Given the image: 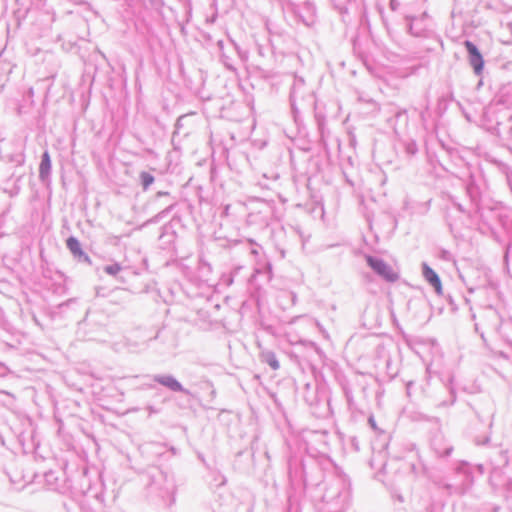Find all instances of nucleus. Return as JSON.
<instances>
[{
	"label": "nucleus",
	"mask_w": 512,
	"mask_h": 512,
	"mask_svg": "<svg viewBox=\"0 0 512 512\" xmlns=\"http://www.w3.org/2000/svg\"><path fill=\"white\" fill-rule=\"evenodd\" d=\"M147 488L151 494H156L162 499H171L174 501L175 483L169 473L154 468L148 473Z\"/></svg>",
	"instance_id": "3"
},
{
	"label": "nucleus",
	"mask_w": 512,
	"mask_h": 512,
	"mask_svg": "<svg viewBox=\"0 0 512 512\" xmlns=\"http://www.w3.org/2000/svg\"><path fill=\"white\" fill-rule=\"evenodd\" d=\"M153 381L159 385L167 388L171 392L183 393L186 396H192L190 390L186 389L173 375L171 374H156L153 375Z\"/></svg>",
	"instance_id": "7"
},
{
	"label": "nucleus",
	"mask_w": 512,
	"mask_h": 512,
	"mask_svg": "<svg viewBox=\"0 0 512 512\" xmlns=\"http://www.w3.org/2000/svg\"><path fill=\"white\" fill-rule=\"evenodd\" d=\"M431 448L440 458H446L451 455L453 446L448 443L441 435H435L431 440Z\"/></svg>",
	"instance_id": "10"
},
{
	"label": "nucleus",
	"mask_w": 512,
	"mask_h": 512,
	"mask_svg": "<svg viewBox=\"0 0 512 512\" xmlns=\"http://www.w3.org/2000/svg\"><path fill=\"white\" fill-rule=\"evenodd\" d=\"M422 276L425 281L434 289L437 295H442L443 288L439 275L426 262L421 264Z\"/></svg>",
	"instance_id": "8"
},
{
	"label": "nucleus",
	"mask_w": 512,
	"mask_h": 512,
	"mask_svg": "<svg viewBox=\"0 0 512 512\" xmlns=\"http://www.w3.org/2000/svg\"><path fill=\"white\" fill-rule=\"evenodd\" d=\"M411 469H412V471H413L414 473H418V469H417V467H416V465H415V464H412V465H411Z\"/></svg>",
	"instance_id": "39"
},
{
	"label": "nucleus",
	"mask_w": 512,
	"mask_h": 512,
	"mask_svg": "<svg viewBox=\"0 0 512 512\" xmlns=\"http://www.w3.org/2000/svg\"><path fill=\"white\" fill-rule=\"evenodd\" d=\"M66 246L73 255V257L80 263L91 264L90 257L88 254L82 249L80 241L74 237L70 236L66 240Z\"/></svg>",
	"instance_id": "9"
},
{
	"label": "nucleus",
	"mask_w": 512,
	"mask_h": 512,
	"mask_svg": "<svg viewBox=\"0 0 512 512\" xmlns=\"http://www.w3.org/2000/svg\"><path fill=\"white\" fill-rule=\"evenodd\" d=\"M438 257H439V259H441L443 261H447V262L453 260V256H452L451 252L446 249H441L438 253Z\"/></svg>",
	"instance_id": "23"
},
{
	"label": "nucleus",
	"mask_w": 512,
	"mask_h": 512,
	"mask_svg": "<svg viewBox=\"0 0 512 512\" xmlns=\"http://www.w3.org/2000/svg\"><path fill=\"white\" fill-rule=\"evenodd\" d=\"M468 469V463L467 462H461L459 466L457 467L458 472L467 473Z\"/></svg>",
	"instance_id": "31"
},
{
	"label": "nucleus",
	"mask_w": 512,
	"mask_h": 512,
	"mask_svg": "<svg viewBox=\"0 0 512 512\" xmlns=\"http://www.w3.org/2000/svg\"><path fill=\"white\" fill-rule=\"evenodd\" d=\"M20 190V185H13V187L10 190H5V192H7L10 197H15L19 194Z\"/></svg>",
	"instance_id": "24"
},
{
	"label": "nucleus",
	"mask_w": 512,
	"mask_h": 512,
	"mask_svg": "<svg viewBox=\"0 0 512 512\" xmlns=\"http://www.w3.org/2000/svg\"><path fill=\"white\" fill-rule=\"evenodd\" d=\"M449 390H450L451 400L448 403L442 402L440 405L448 406V405H452L455 402V400H456L455 391L453 388H449Z\"/></svg>",
	"instance_id": "28"
},
{
	"label": "nucleus",
	"mask_w": 512,
	"mask_h": 512,
	"mask_svg": "<svg viewBox=\"0 0 512 512\" xmlns=\"http://www.w3.org/2000/svg\"><path fill=\"white\" fill-rule=\"evenodd\" d=\"M489 441H490V437H489V436H485L483 439H480V438H476V439H475V443H476L477 445H485V444H487Z\"/></svg>",
	"instance_id": "30"
},
{
	"label": "nucleus",
	"mask_w": 512,
	"mask_h": 512,
	"mask_svg": "<svg viewBox=\"0 0 512 512\" xmlns=\"http://www.w3.org/2000/svg\"><path fill=\"white\" fill-rule=\"evenodd\" d=\"M148 410H149L150 413H156L157 412V410H155L152 406H149Z\"/></svg>",
	"instance_id": "40"
},
{
	"label": "nucleus",
	"mask_w": 512,
	"mask_h": 512,
	"mask_svg": "<svg viewBox=\"0 0 512 512\" xmlns=\"http://www.w3.org/2000/svg\"><path fill=\"white\" fill-rule=\"evenodd\" d=\"M51 157L48 150H45L41 155V161L39 165V180L45 184L50 181L51 174Z\"/></svg>",
	"instance_id": "11"
},
{
	"label": "nucleus",
	"mask_w": 512,
	"mask_h": 512,
	"mask_svg": "<svg viewBox=\"0 0 512 512\" xmlns=\"http://www.w3.org/2000/svg\"><path fill=\"white\" fill-rule=\"evenodd\" d=\"M10 161L15 163L16 166H22L25 162V155L23 152L11 156Z\"/></svg>",
	"instance_id": "22"
},
{
	"label": "nucleus",
	"mask_w": 512,
	"mask_h": 512,
	"mask_svg": "<svg viewBox=\"0 0 512 512\" xmlns=\"http://www.w3.org/2000/svg\"><path fill=\"white\" fill-rule=\"evenodd\" d=\"M166 196H170V193L169 192H166V191H159L155 194V200L160 198V197H166Z\"/></svg>",
	"instance_id": "34"
},
{
	"label": "nucleus",
	"mask_w": 512,
	"mask_h": 512,
	"mask_svg": "<svg viewBox=\"0 0 512 512\" xmlns=\"http://www.w3.org/2000/svg\"><path fill=\"white\" fill-rule=\"evenodd\" d=\"M351 498L350 484L344 478H333L322 496L324 512H344Z\"/></svg>",
	"instance_id": "2"
},
{
	"label": "nucleus",
	"mask_w": 512,
	"mask_h": 512,
	"mask_svg": "<svg viewBox=\"0 0 512 512\" xmlns=\"http://www.w3.org/2000/svg\"><path fill=\"white\" fill-rule=\"evenodd\" d=\"M365 259L367 265L385 281L393 283L398 280L399 275L382 258L366 255Z\"/></svg>",
	"instance_id": "5"
},
{
	"label": "nucleus",
	"mask_w": 512,
	"mask_h": 512,
	"mask_svg": "<svg viewBox=\"0 0 512 512\" xmlns=\"http://www.w3.org/2000/svg\"><path fill=\"white\" fill-rule=\"evenodd\" d=\"M361 36L364 37V41L366 42H372V44L375 46V48H377L378 50H382L383 47L378 43V40L373 36V34H358L353 40H352V43H353V49L355 52L361 54V55H365V54H369L370 53V50H367V51H364L361 49Z\"/></svg>",
	"instance_id": "12"
},
{
	"label": "nucleus",
	"mask_w": 512,
	"mask_h": 512,
	"mask_svg": "<svg viewBox=\"0 0 512 512\" xmlns=\"http://www.w3.org/2000/svg\"><path fill=\"white\" fill-rule=\"evenodd\" d=\"M0 393H3V394L8 395V396L10 395L8 392H5V391H1Z\"/></svg>",
	"instance_id": "42"
},
{
	"label": "nucleus",
	"mask_w": 512,
	"mask_h": 512,
	"mask_svg": "<svg viewBox=\"0 0 512 512\" xmlns=\"http://www.w3.org/2000/svg\"><path fill=\"white\" fill-rule=\"evenodd\" d=\"M260 360L262 363L269 365L273 370H278L280 367L276 354L271 350L261 351Z\"/></svg>",
	"instance_id": "15"
},
{
	"label": "nucleus",
	"mask_w": 512,
	"mask_h": 512,
	"mask_svg": "<svg viewBox=\"0 0 512 512\" xmlns=\"http://www.w3.org/2000/svg\"><path fill=\"white\" fill-rule=\"evenodd\" d=\"M319 130H320L321 134L323 135V133H324V125L321 122H319Z\"/></svg>",
	"instance_id": "38"
},
{
	"label": "nucleus",
	"mask_w": 512,
	"mask_h": 512,
	"mask_svg": "<svg viewBox=\"0 0 512 512\" xmlns=\"http://www.w3.org/2000/svg\"><path fill=\"white\" fill-rule=\"evenodd\" d=\"M391 121H395V123H393V129H394V132L395 134H399V131H398V128H397V123L402 121L404 123V125L407 124L408 122V115H407V111L406 110H398L395 115H394V118L391 119Z\"/></svg>",
	"instance_id": "18"
},
{
	"label": "nucleus",
	"mask_w": 512,
	"mask_h": 512,
	"mask_svg": "<svg viewBox=\"0 0 512 512\" xmlns=\"http://www.w3.org/2000/svg\"><path fill=\"white\" fill-rule=\"evenodd\" d=\"M484 209L485 214L488 217V224H485L486 226H490V220L494 217L501 225L504 226L506 224V220L509 218V215L503 208L496 205L487 209L484 207Z\"/></svg>",
	"instance_id": "13"
},
{
	"label": "nucleus",
	"mask_w": 512,
	"mask_h": 512,
	"mask_svg": "<svg viewBox=\"0 0 512 512\" xmlns=\"http://www.w3.org/2000/svg\"><path fill=\"white\" fill-rule=\"evenodd\" d=\"M179 125H180V118L176 122V127H179Z\"/></svg>",
	"instance_id": "41"
},
{
	"label": "nucleus",
	"mask_w": 512,
	"mask_h": 512,
	"mask_svg": "<svg viewBox=\"0 0 512 512\" xmlns=\"http://www.w3.org/2000/svg\"><path fill=\"white\" fill-rule=\"evenodd\" d=\"M446 488H447V489H450V488H451V485H450V484H447V485H446Z\"/></svg>",
	"instance_id": "43"
},
{
	"label": "nucleus",
	"mask_w": 512,
	"mask_h": 512,
	"mask_svg": "<svg viewBox=\"0 0 512 512\" xmlns=\"http://www.w3.org/2000/svg\"><path fill=\"white\" fill-rule=\"evenodd\" d=\"M368 424L369 426L374 430V431H379V432H383L382 430H380L378 427H377V424H376V421H375V418L373 415H370L369 418H368Z\"/></svg>",
	"instance_id": "26"
},
{
	"label": "nucleus",
	"mask_w": 512,
	"mask_h": 512,
	"mask_svg": "<svg viewBox=\"0 0 512 512\" xmlns=\"http://www.w3.org/2000/svg\"><path fill=\"white\" fill-rule=\"evenodd\" d=\"M139 181L143 191H147L150 188V186L154 183L155 177L147 171H141L139 174Z\"/></svg>",
	"instance_id": "16"
},
{
	"label": "nucleus",
	"mask_w": 512,
	"mask_h": 512,
	"mask_svg": "<svg viewBox=\"0 0 512 512\" xmlns=\"http://www.w3.org/2000/svg\"><path fill=\"white\" fill-rule=\"evenodd\" d=\"M9 373V368L5 363L0 362V377H5Z\"/></svg>",
	"instance_id": "29"
},
{
	"label": "nucleus",
	"mask_w": 512,
	"mask_h": 512,
	"mask_svg": "<svg viewBox=\"0 0 512 512\" xmlns=\"http://www.w3.org/2000/svg\"><path fill=\"white\" fill-rule=\"evenodd\" d=\"M22 177V175L17 176L13 185H20Z\"/></svg>",
	"instance_id": "35"
},
{
	"label": "nucleus",
	"mask_w": 512,
	"mask_h": 512,
	"mask_svg": "<svg viewBox=\"0 0 512 512\" xmlns=\"http://www.w3.org/2000/svg\"><path fill=\"white\" fill-rule=\"evenodd\" d=\"M303 86H304V80L302 78L294 79V83H293L291 91H290V104H291V108L295 114L298 112V108H297L298 91Z\"/></svg>",
	"instance_id": "14"
},
{
	"label": "nucleus",
	"mask_w": 512,
	"mask_h": 512,
	"mask_svg": "<svg viewBox=\"0 0 512 512\" xmlns=\"http://www.w3.org/2000/svg\"><path fill=\"white\" fill-rule=\"evenodd\" d=\"M343 390H344V395H345V398H346L348 404L351 405V403L353 401L352 391L346 386L343 387Z\"/></svg>",
	"instance_id": "25"
},
{
	"label": "nucleus",
	"mask_w": 512,
	"mask_h": 512,
	"mask_svg": "<svg viewBox=\"0 0 512 512\" xmlns=\"http://www.w3.org/2000/svg\"><path fill=\"white\" fill-rule=\"evenodd\" d=\"M462 182L468 204H462L458 201L457 197L451 194L447 195V201L461 214L466 215L471 221L488 224V217L485 214V209L482 204V185L484 182L482 174L479 171L469 170L467 175L462 178Z\"/></svg>",
	"instance_id": "1"
},
{
	"label": "nucleus",
	"mask_w": 512,
	"mask_h": 512,
	"mask_svg": "<svg viewBox=\"0 0 512 512\" xmlns=\"http://www.w3.org/2000/svg\"><path fill=\"white\" fill-rule=\"evenodd\" d=\"M299 474H301V467L296 462L290 461L288 466V476L292 484L295 482Z\"/></svg>",
	"instance_id": "20"
},
{
	"label": "nucleus",
	"mask_w": 512,
	"mask_h": 512,
	"mask_svg": "<svg viewBox=\"0 0 512 512\" xmlns=\"http://www.w3.org/2000/svg\"><path fill=\"white\" fill-rule=\"evenodd\" d=\"M229 209H230V205H226V206L224 207V209H223V214H224V215H228V213H229Z\"/></svg>",
	"instance_id": "37"
},
{
	"label": "nucleus",
	"mask_w": 512,
	"mask_h": 512,
	"mask_svg": "<svg viewBox=\"0 0 512 512\" xmlns=\"http://www.w3.org/2000/svg\"><path fill=\"white\" fill-rule=\"evenodd\" d=\"M224 36V39H217L221 61L228 70L235 72L236 67L229 54L235 52L242 62H246L249 58V53L246 49L241 48L234 39L230 38V34H224Z\"/></svg>",
	"instance_id": "4"
},
{
	"label": "nucleus",
	"mask_w": 512,
	"mask_h": 512,
	"mask_svg": "<svg viewBox=\"0 0 512 512\" xmlns=\"http://www.w3.org/2000/svg\"><path fill=\"white\" fill-rule=\"evenodd\" d=\"M512 255V243H509L505 247L504 260L507 262Z\"/></svg>",
	"instance_id": "27"
},
{
	"label": "nucleus",
	"mask_w": 512,
	"mask_h": 512,
	"mask_svg": "<svg viewBox=\"0 0 512 512\" xmlns=\"http://www.w3.org/2000/svg\"><path fill=\"white\" fill-rule=\"evenodd\" d=\"M464 47L466 48L468 54V62L472 67L475 75L480 76L484 70V59L483 55L472 41L465 40Z\"/></svg>",
	"instance_id": "6"
},
{
	"label": "nucleus",
	"mask_w": 512,
	"mask_h": 512,
	"mask_svg": "<svg viewBox=\"0 0 512 512\" xmlns=\"http://www.w3.org/2000/svg\"><path fill=\"white\" fill-rule=\"evenodd\" d=\"M428 512H442V507L441 506H436V505H431L428 508Z\"/></svg>",
	"instance_id": "33"
},
{
	"label": "nucleus",
	"mask_w": 512,
	"mask_h": 512,
	"mask_svg": "<svg viewBox=\"0 0 512 512\" xmlns=\"http://www.w3.org/2000/svg\"><path fill=\"white\" fill-rule=\"evenodd\" d=\"M103 270L108 275L116 276L122 270V266L119 263L115 262L113 264L104 266Z\"/></svg>",
	"instance_id": "21"
},
{
	"label": "nucleus",
	"mask_w": 512,
	"mask_h": 512,
	"mask_svg": "<svg viewBox=\"0 0 512 512\" xmlns=\"http://www.w3.org/2000/svg\"><path fill=\"white\" fill-rule=\"evenodd\" d=\"M175 203L169 204L167 207L162 209L159 213H157L155 216L150 218L146 224H157L159 223L163 218H165L174 208Z\"/></svg>",
	"instance_id": "17"
},
{
	"label": "nucleus",
	"mask_w": 512,
	"mask_h": 512,
	"mask_svg": "<svg viewBox=\"0 0 512 512\" xmlns=\"http://www.w3.org/2000/svg\"><path fill=\"white\" fill-rule=\"evenodd\" d=\"M351 445L352 447L356 450V451H359L360 450V447H359V442L357 440L356 437H352L351 438Z\"/></svg>",
	"instance_id": "32"
},
{
	"label": "nucleus",
	"mask_w": 512,
	"mask_h": 512,
	"mask_svg": "<svg viewBox=\"0 0 512 512\" xmlns=\"http://www.w3.org/2000/svg\"><path fill=\"white\" fill-rule=\"evenodd\" d=\"M412 385H413V382H408L407 383L406 389H407L408 395L410 394V390H412V387H411Z\"/></svg>",
	"instance_id": "36"
},
{
	"label": "nucleus",
	"mask_w": 512,
	"mask_h": 512,
	"mask_svg": "<svg viewBox=\"0 0 512 512\" xmlns=\"http://www.w3.org/2000/svg\"><path fill=\"white\" fill-rule=\"evenodd\" d=\"M405 153L408 156H414L418 152V146L415 140L413 139H407L402 142Z\"/></svg>",
	"instance_id": "19"
}]
</instances>
